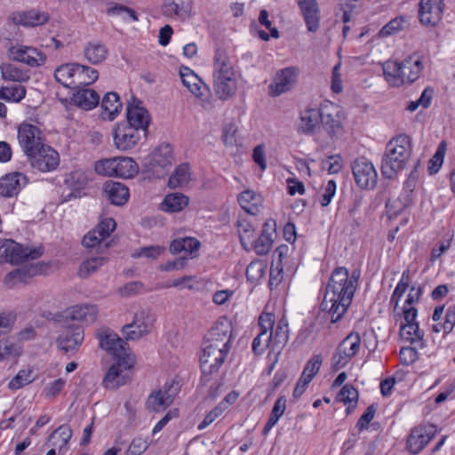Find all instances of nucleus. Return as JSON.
Segmentation results:
<instances>
[{
  "instance_id": "7",
  "label": "nucleus",
  "mask_w": 455,
  "mask_h": 455,
  "mask_svg": "<svg viewBox=\"0 0 455 455\" xmlns=\"http://www.w3.org/2000/svg\"><path fill=\"white\" fill-rule=\"evenodd\" d=\"M155 322L152 312L141 309L134 314L132 323L123 326L122 333L126 340H138L151 331Z\"/></svg>"
},
{
  "instance_id": "22",
  "label": "nucleus",
  "mask_w": 455,
  "mask_h": 455,
  "mask_svg": "<svg viewBox=\"0 0 455 455\" xmlns=\"http://www.w3.org/2000/svg\"><path fill=\"white\" fill-rule=\"evenodd\" d=\"M99 309L96 305L84 304L76 305L64 312L67 320L80 321L86 323H92L96 321Z\"/></svg>"
},
{
  "instance_id": "41",
  "label": "nucleus",
  "mask_w": 455,
  "mask_h": 455,
  "mask_svg": "<svg viewBox=\"0 0 455 455\" xmlns=\"http://www.w3.org/2000/svg\"><path fill=\"white\" fill-rule=\"evenodd\" d=\"M0 69L2 77L5 81L22 83L29 79L27 71L12 63H4Z\"/></svg>"
},
{
  "instance_id": "27",
  "label": "nucleus",
  "mask_w": 455,
  "mask_h": 455,
  "mask_svg": "<svg viewBox=\"0 0 455 455\" xmlns=\"http://www.w3.org/2000/svg\"><path fill=\"white\" fill-rule=\"evenodd\" d=\"M49 16L46 12L36 10L28 12H17L12 14V20L17 25L25 27H36L46 23Z\"/></svg>"
},
{
  "instance_id": "31",
  "label": "nucleus",
  "mask_w": 455,
  "mask_h": 455,
  "mask_svg": "<svg viewBox=\"0 0 455 455\" xmlns=\"http://www.w3.org/2000/svg\"><path fill=\"white\" fill-rule=\"evenodd\" d=\"M268 334H271V350L276 354H280L289 339L287 320L284 317L279 320L275 330L270 331Z\"/></svg>"
},
{
  "instance_id": "63",
  "label": "nucleus",
  "mask_w": 455,
  "mask_h": 455,
  "mask_svg": "<svg viewBox=\"0 0 455 455\" xmlns=\"http://www.w3.org/2000/svg\"><path fill=\"white\" fill-rule=\"evenodd\" d=\"M283 278V264L279 261L272 263L269 274V286L271 289L277 287Z\"/></svg>"
},
{
  "instance_id": "38",
  "label": "nucleus",
  "mask_w": 455,
  "mask_h": 455,
  "mask_svg": "<svg viewBox=\"0 0 455 455\" xmlns=\"http://www.w3.org/2000/svg\"><path fill=\"white\" fill-rule=\"evenodd\" d=\"M192 0H165L163 13L165 16L187 17L191 7Z\"/></svg>"
},
{
  "instance_id": "23",
  "label": "nucleus",
  "mask_w": 455,
  "mask_h": 455,
  "mask_svg": "<svg viewBox=\"0 0 455 455\" xmlns=\"http://www.w3.org/2000/svg\"><path fill=\"white\" fill-rule=\"evenodd\" d=\"M27 177L20 172H12L0 179V196L12 197L20 191L27 183Z\"/></svg>"
},
{
  "instance_id": "16",
  "label": "nucleus",
  "mask_w": 455,
  "mask_h": 455,
  "mask_svg": "<svg viewBox=\"0 0 455 455\" xmlns=\"http://www.w3.org/2000/svg\"><path fill=\"white\" fill-rule=\"evenodd\" d=\"M443 0H420L419 4V21L423 25L435 26L443 18Z\"/></svg>"
},
{
  "instance_id": "29",
  "label": "nucleus",
  "mask_w": 455,
  "mask_h": 455,
  "mask_svg": "<svg viewBox=\"0 0 455 455\" xmlns=\"http://www.w3.org/2000/svg\"><path fill=\"white\" fill-rule=\"evenodd\" d=\"M80 64L68 63L55 69L54 77L64 87L75 86V77H79Z\"/></svg>"
},
{
  "instance_id": "64",
  "label": "nucleus",
  "mask_w": 455,
  "mask_h": 455,
  "mask_svg": "<svg viewBox=\"0 0 455 455\" xmlns=\"http://www.w3.org/2000/svg\"><path fill=\"white\" fill-rule=\"evenodd\" d=\"M237 127L234 124H228L222 131V140L225 146H234L236 142Z\"/></svg>"
},
{
  "instance_id": "54",
  "label": "nucleus",
  "mask_w": 455,
  "mask_h": 455,
  "mask_svg": "<svg viewBox=\"0 0 455 455\" xmlns=\"http://www.w3.org/2000/svg\"><path fill=\"white\" fill-rule=\"evenodd\" d=\"M116 157L102 159L96 162L94 169L95 172L103 176H116Z\"/></svg>"
},
{
  "instance_id": "6",
  "label": "nucleus",
  "mask_w": 455,
  "mask_h": 455,
  "mask_svg": "<svg viewBox=\"0 0 455 455\" xmlns=\"http://www.w3.org/2000/svg\"><path fill=\"white\" fill-rule=\"evenodd\" d=\"M98 339L100 347L112 355L116 361L122 362L126 368L132 366L134 360L128 352L127 343L116 333L109 330L103 331L98 334Z\"/></svg>"
},
{
  "instance_id": "46",
  "label": "nucleus",
  "mask_w": 455,
  "mask_h": 455,
  "mask_svg": "<svg viewBox=\"0 0 455 455\" xmlns=\"http://www.w3.org/2000/svg\"><path fill=\"white\" fill-rule=\"evenodd\" d=\"M25 96L26 89L20 84L3 86L0 89V99L7 101L20 102Z\"/></svg>"
},
{
  "instance_id": "9",
  "label": "nucleus",
  "mask_w": 455,
  "mask_h": 455,
  "mask_svg": "<svg viewBox=\"0 0 455 455\" xmlns=\"http://www.w3.org/2000/svg\"><path fill=\"white\" fill-rule=\"evenodd\" d=\"M361 338L358 333L348 334L339 345L332 355V368L337 371L343 368L359 352Z\"/></svg>"
},
{
  "instance_id": "36",
  "label": "nucleus",
  "mask_w": 455,
  "mask_h": 455,
  "mask_svg": "<svg viewBox=\"0 0 455 455\" xmlns=\"http://www.w3.org/2000/svg\"><path fill=\"white\" fill-rule=\"evenodd\" d=\"M238 202L241 207L250 214L256 215L259 212L262 204V196L253 190L247 189L242 192L238 196Z\"/></svg>"
},
{
  "instance_id": "21",
  "label": "nucleus",
  "mask_w": 455,
  "mask_h": 455,
  "mask_svg": "<svg viewBox=\"0 0 455 455\" xmlns=\"http://www.w3.org/2000/svg\"><path fill=\"white\" fill-rule=\"evenodd\" d=\"M182 84L196 98L204 102H209L207 93L209 89L206 84L189 68H183L180 70Z\"/></svg>"
},
{
  "instance_id": "5",
  "label": "nucleus",
  "mask_w": 455,
  "mask_h": 455,
  "mask_svg": "<svg viewBox=\"0 0 455 455\" xmlns=\"http://www.w3.org/2000/svg\"><path fill=\"white\" fill-rule=\"evenodd\" d=\"M43 254L42 248L23 246L12 239L0 240V264H20L28 259H36Z\"/></svg>"
},
{
  "instance_id": "32",
  "label": "nucleus",
  "mask_w": 455,
  "mask_h": 455,
  "mask_svg": "<svg viewBox=\"0 0 455 455\" xmlns=\"http://www.w3.org/2000/svg\"><path fill=\"white\" fill-rule=\"evenodd\" d=\"M41 267L38 265L25 266L17 268L5 275L4 282L10 286L15 285L17 283H25L31 277L38 275Z\"/></svg>"
},
{
  "instance_id": "37",
  "label": "nucleus",
  "mask_w": 455,
  "mask_h": 455,
  "mask_svg": "<svg viewBox=\"0 0 455 455\" xmlns=\"http://www.w3.org/2000/svg\"><path fill=\"white\" fill-rule=\"evenodd\" d=\"M108 54L107 46L100 42H89L84 49L85 59L92 64L97 65L103 62Z\"/></svg>"
},
{
  "instance_id": "53",
  "label": "nucleus",
  "mask_w": 455,
  "mask_h": 455,
  "mask_svg": "<svg viewBox=\"0 0 455 455\" xmlns=\"http://www.w3.org/2000/svg\"><path fill=\"white\" fill-rule=\"evenodd\" d=\"M108 15L122 16L124 21H137L139 20L136 12L123 4H115L108 8Z\"/></svg>"
},
{
  "instance_id": "28",
  "label": "nucleus",
  "mask_w": 455,
  "mask_h": 455,
  "mask_svg": "<svg viewBox=\"0 0 455 455\" xmlns=\"http://www.w3.org/2000/svg\"><path fill=\"white\" fill-rule=\"evenodd\" d=\"M72 102L82 109L91 110L98 106L100 95L92 89L80 88L73 94Z\"/></svg>"
},
{
  "instance_id": "24",
  "label": "nucleus",
  "mask_w": 455,
  "mask_h": 455,
  "mask_svg": "<svg viewBox=\"0 0 455 455\" xmlns=\"http://www.w3.org/2000/svg\"><path fill=\"white\" fill-rule=\"evenodd\" d=\"M213 86L219 99L221 100H230L237 91L235 74L214 77Z\"/></svg>"
},
{
  "instance_id": "57",
  "label": "nucleus",
  "mask_w": 455,
  "mask_h": 455,
  "mask_svg": "<svg viewBox=\"0 0 455 455\" xmlns=\"http://www.w3.org/2000/svg\"><path fill=\"white\" fill-rule=\"evenodd\" d=\"M407 25V20L403 17H396L386 24L379 31L380 36H388L401 30H403Z\"/></svg>"
},
{
  "instance_id": "25",
  "label": "nucleus",
  "mask_w": 455,
  "mask_h": 455,
  "mask_svg": "<svg viewBox=\"0 0 455 455\" xmlns=\"http://www.w3.org/2000/svg\"><path fill=\"white\" fill-rule=\"evenodd\" d=\"M103 191L110 203L117 206L125 204L130 197L129 188L117 181L105 182Z\"/></svg>"
},
{
  "instance_id": "13",
  "label": "nucleus",
  "mask_w": 455,
  "mask_h": 455,
  "mask_svg": "<svg viewBox=\"0 0 455 455\" xmlns=\"http://www.w3.org/2000/svg\"><path fill=\"white\" fill-rule=\"evenodd\" d=\"M27 157L34 169L43 172L55 170L60 164L59 153L47 145Z\"/></svg>"
},
{
  "instance_id": "18",
  "label": "nucleus",
  "mask_w": 455,
  "mask_h": 455,
  "mask_svg": "<svg viewBox=\"0 0 455 455\" xmlns=\"http://www.w3.org/2000/svg\"><path fill=\"white\" fill-rule=\"evenodd\" d=\"M127 124L137 130L146 131L150 123L149 114L142 106V102L137 99H132L128 102L126 108Z\"/></svg>"
},
{
  "instance_id": "47",
  "label": "nucleus",
  "mask_w": 455,
  "mask_h": 455,
  "mask_svg": "<svg viewBox=\"0 0 455 455\" xmlns=\"http://www.w3.org/2000/svg\"><path fill=\"white\" fill-rule=\"evenodd\" d=\"M400 336L411 344L421 342L424 333L419 329V323H405L401 326Z\"/></svg>"
},
{
  "instance_id": "19",
  "label": "nucleus",
  "mask_w": 455,
  "mask_h": 455,
  "mask_svg": "<svg viewBox=\"0 0 455 455\" xmlns=\"http://www.w3.org/2000/svg\"><path fill=\"white\" fill-rule=\"evenodd\" d=\"M173 161L172 148L169 144H162L152 154L150 163L152 171L158 176H164Z\"/></svg>"
},
{
  "instance_id": "61",
  "label": "nucleus",
  "mask_w": 455,
  "mask_h": 455,
  "mask_svg": "<svg viewBox=\"0 0 455 455\" xmlns=\"http://www.w3.org/2000/svg\"><path fill=\"white\" fill-rule=\"evenodd\" d=\"M266 348H271V334L259 331L252 341V351L256 355H260Z\"/></svg>"
},
{
  "instance_id": "11",
  "label": "nucleus",
  "mask_w": 455,
  "mask_h": 455,
  "mask_svg": "<svg viewBox=\"0 0 455 455\" xmlns=\"http://www.w3.org/2000/svg\"><path fill=\"white\" fill-rule=\"evenodd\" d=\"M11 60L21 63H25L31 68H36L44 65L46 55L33 46L13 45L8 50Z\"/></svg>"
},
{
  "instance_id": "30",
  "label": "nucleus",
  "mask_w": 455,
  "mask_h": 455,
  "mask_svg": "<svg viewBox=\"0 0 455 455\" xmlns=\"http://www.w3.org/2000/svg\"><path fill=\"white\" fill-rule=\"evenodd\" d=\"M127 369L122 362L118 361L116 364L111 365L103 379L104 387L108 389H116L124 385L126 377L123 373Z\"/></svg>"
},
{
  "instance_id": "43",
  "label": "nucleus",
  "mask_w": 455,
  "mask_h": 455,
  "mask_svg": "<svg viewBox=\"0 0 455 455\" xmlns=\"http://www.w3.org/2000/svg\"><path fill=\"white\" fill-rule=\"evenodd\" d=\"M173 402V396L167 390H159L148 397V407L156 411L166 409Z\"/></svg>"
},
{
  "instance_id": "59",
  "label": "nucleus",
  "mask_w": 455,
  "mask_h": 455,
  "mask_svg": "<svg viewBox=\"0 0 455 455\" xmlns=\"http://www.w3.org/2000/svg\"><path fill=\"white\" fill-rule=\"evenodd\" d=\"M272 238L269 234L261 232L253 243V248L258 255H266L272 248Z\"/></svg>"
},
{
  "instance_id": "60",
  "label": "nucleus",
  "mask_w": 455,
  "mask_h": 455,
  "mask_svg": "<svg viewBox=\"0 0 455 455\" xmlns=\"http://www.w3.org/2000/svg\"><path fill=\"white\" fill-rule=\"evenodd\" d=\"M323 363V358L320 355H313L306 363L304 370L301 373L302 376L311 380L318 373Z\"/></svg>"
},
{
  "instance_id": "52",
  "label": "nucleus",
  "mask_w": 455,
  "mask_h": 455,
  "mask_svg": "<svg viewBox=\"0 0 455 455\" xmlns=\"http://www.w3.org/2000/svg\"><path fill=\"white\" fill-rule=\"evenodd\" d=\"M446 149H447L446 142L444 140L441 141L437 147V149H436L435 155L429 160V163H428V171H429L430 174H435V173L438 172V171L440 170V168L443 163Z\"/></svg>"
},
{
  "instance_id": "2",
  "label": "nucleus",
  "mask_w": 455,
  "mask_h": 455,
  "mask_svg": "<svg viewBox=\"0 0 455 455\" xmlns=\"http://www.w3.org/2000/svg\"><path fill=\"white\" fill-rule=\"evenodd\" d=\"M232 323L228 319L218 320L204 338L200 356L204 374H212L224 363L231 348Z\"/></svg>"
},
{
  "instance_id": "3",
  "label": "nucleus",
  "mask_w": 455,
  "mask_h": 455,
  "mask_svg": "<svg viewBox=\"0 0 455 455\" xmlns=\"http://www.w3.org/2000/svg\"><path fill=\"white\" fill-rule=\"evenodd\" d=\"M411 152V142L408 135L400 134L391 139L386 146L381 160L382 175L387 179L394 178L405 167Z\"/></svg>"
},
{
  "instance_id": "58",
  "label": "nucleus",
  "mask_w": 455,
  "mask_h": 455,
  "mask_svg": "<svg viewBox=\"0 0 455 455\" xmlns=\"http://www.w3.org/2000/svg\"><path fill=\"white\" fill-rule=\"evenodd\" d=\"M148 438L142 436L134 437L125 451V455H141L148 448Z\"/></svg>"
},
{
  "instance_id": "4",
  "label": "nucleus",
  "mask_w": 455,
  "mask_h": 455,
  "mask_svg": "<svg viewBox=\"0 0 455 455\" xmlns=\"http://www.w3.org/2000/svg\"><path fill=\"white\" fill-rule=\"evenodd\" d=\"M422 56L413 53L403 61L388 60L383 64V75L391 86H401L403 84H411L420 76L423 69Z\"/></svg>"
},
{
  "instance_id": "56",
  "label": "nucleus",
  "mask_w": 455,
  "mask_h": 455,
  "mask_svg": "<svg viewBox=\"0 0 455 455\" xmlns=\"http://www.w3.org/2000/svg\"><path fill=\"white\" fill-rule=\"evenodd\" d=\"M266 267L261 260L251 261L246 268V278L251 283H256L262 278Z\"/></svg>"
},
{
  "instance_id": "1",
  "label": "nucleus",
  "mask_w": 455,
  "mask_h": 455,
  "mask_svg": "<svg viewBox=\"0 0 455 455\" xmlns=\"http://www.w3.org/2000/svg\"><path fill=\"white\" fill-rule=\"evenodd\" d=\"M359 277L360 271L354 270L350 275L348 269L344 267H338L332 271L320 305L321 310L328 314L331 323H337L347 311Z\"/></svg>"
},
{
  "instance_id": "15",
  "label": "nucleus",
  "mask_w": 455,
  "mask_h": 455,
  "mask_svg": "<svg viewBox=\"0 0 455 455\" xmlns=\"http://www.w3.org/2000/svg\"><path fill=\"white\" fill-rule=\"evenodd\" d=\"M299 70L296 67H288L279 70L269 85V93L276 97L290 91L297 83Z\"/></svg>"
},
{
  "instance_id": "10",
  "label": "nucleus",
  "mask_w": 455,
  "mask_h": 455,
  "mask_svg": "<svg viewBox=\"0 0 455 455\" xmlns=\"http://www.w3.org/2000/svg\"><path fill=\"white\" fill-rule=\"evenodd\" d=\"M355 183L363 189L373 188L377 185L378 174L373 164L366 157H357L351 165Z\"/></svg>"
},
{
  "instance_id": "20",
  "label": "nucleus",
  "mask_w": 455,
  "mask_h": 455,
  "mask_svg": "<svg viewBox=\"0 0 455 455\" xmlns=\"http://www.w3.org/2000/svg\"><path fill=\"white\" fill-rule=\"evenodd\" d=\"M140 131L131 125L119 124L114 132L116 147L123 151L132 148L140 140Z\"/></svg>"
},
{
  "instance_id": "50",
  "label": "nucleus",
  "mask_w": 455,
  "mask_h": 455,
  "mask_svg": "<svg viewBox=\"0 0 455 455\" xmlns=\"http://www.w3.org/2000/svg\"><path fill=\"white\" fill-rule=\"evenodd\" d=\"M165 251H166V248L162 245L145 246V247H141V248L135 250L132 252V257L134 259L147 258V259H156Z\"/></svg>"
},
{
  "instance_id": "40",
  "label": "nucleus",
  "mask_w": 455,
  "mask_h": 455,
  "mask_svg": "<svg viewBox=\"0 0 455 455\" xmlns=\"http://www.w3.org/2000/svg\"><path fill=\"white\" fill-rule=\"evenodd\" d=\"M116 165L117 167H116V177L131 179L133 178L139 172V166L137 163L131 157H116Z\"/></svg>"
},
{
  "instance_id": "49",
  "label": "nucleus",
  "mask_w": 455,
  "mask_h": 455,
  "mask_svg": "<svg viewBox=\"0 0 455 455\" xmlns=\"http://www.w3.org/2000/svg\"><path fill=\"white\" fill-rule=\"evenodd\" d=\"M105 263L106 259L104 257H95L86 259L80 265L78 275L82 278H87L95 273Z\"/></svg>"
},
{
  "instance_id": "8",
  "label": "nucleus",
  "mask_w": 455,
  "mask_h": 455,
  "mask_svg": "<svg viewBox=\"0 0 455 455\" xmlns=\"http://www.w3.org/2000/svg\"><path fill=\"white\" fill-rule=\"evenodd\" d=\"M18 141L26 156L45 146L42 131L35 124L22 123L18 127Z\"/></svg>"
},
{
  "instance_id": "55",
  "label": "nucleus",
  "mask_w": 455,
  "mask_h": 455,
  "mask_svg": "<svg viewBox=\"0 0 455 455\" xmlns=\"http://www.w3.org/2000/svg\"><path fill=\"white\" fill-rule=\"evenodd\" d=\"M337 398L339 401L346 404H352V407L355 408L358 401V392L352 385L347 384L342 387Z\"/></svg>"
},
{
  "instance_id": "12",
  "label": "nucleus",
  "mask_w": 455,
  "mask_h": 455,
  "mask_svg": "<svg viewBox=\"0 0 455 455\" xmlns=\"http://www.w3.org/2000/svg\"><path fill=\"white\" fill-rule=\"evenodd\" d=\"M84 331L82 326L72 324L65 328L56 339L58 347L67 354L76 353L84 342Z\"/></svg>"
},
{
  "instance_id": "44",
  "label": "nucleus",
  "mask_w": 455,
  "mask_h": 455,
  "mask_svg": "<svg viewBox=\"0 0 455 455\" xmlns=\"http://www.w3.org/2000/svg\"><path fill=\"white\" fill-rule=\"evenodd\" d=\"M286 408V399L284 396H280L275 402L274 407L272 409L270 417L266 423L262 434L267 435L268 432L275 426L278 422L279 419L283 414Z\"/></svg>"
},
{
  "instance_id": "14",
  "label": "nucleus",
  "mask_w": 455,
  "mask_h": 455,
  "mask_svg": "<svg viewBox=\"0 0 455 455\" xmlns=\"http://www.w3.org/2000/svg\"><path fill=\"white\" fill-rule=\"evenodd\" d=\"M343 114L337 105L328 102L321 106V123L331 136H336L343 130Z\"/></svg>"
},
{
  "instance_id": "17",
  "label": "nucleus",
  "mask_w": 455,
  "mask_h": 455,
  "mask_svg": "<svg viewBox=\"0 0 455 455\" xmlns=\"http://www.w3.org/2000/svg\"><path fill=\"white\" fill-rule=\"evenodd\" d=\"M436 434L433 425H421L414 427L407 440V448L410 452L418 454L432 440Z\"/></svg>"
},
{
  "instance_id": "35",
  "label": "nucleus",
  "mask_w": 455,
  "mask_h": 455,
  "mask_svg": "<svg viewBox=\"0 0 455 455\" xmlns=\"http://www.w3.org/2000/svg\"><path fill=\"white\" fill-rule=\"evenodd\" d=\"M232 74L235 72L227 52L222 49L216 50L213 58V78Z\"/></svg>"
},
{
  "instance_id": "34",
  "label": "nucleus",
  "mask_w": 455,
  "mask_h": 455,
  "mask_svg": "<svg viewBox=\"0 0 455 455\" xmlns=\"http://www.w3.org/2000/svg\"><path fill=\"white\" fill-rule=\"evenodd\" d=\"M71 437V427L68 425H61L51 434L48 444L52 447L57 448L60 453H65L68 450V443Z\"/></svg>"
},
{
  "instance_id": "48",
  "label": "nucleus",
  "mask_w": 455,
  "mask_h": 455,
  "mask_svg": "<svg viewBox=\"0 0 455 455\" xmlns=\"http://www.w3.org/2000/svg\"><path fill=\"white\" fill-rule=\"evenodd\" d=\"M307 28L310 32H315L320 26V10L318 4L312 7H304L301 10Z\"/></svg>"
},
{
  "instance_id": "51",
  "label": "nucleus",
  "mask_w": 455,
  "mask_h": 455,
  "mask_svg": "<svg viewBox=\"0 0 455 455\" xmlns=\"http://www.w3.org/2000/svg\"><path fill=\"white\" fill-rule=\"evenodd\" d=\"M416 172H412L403 183V192L400 196L403 197V206H411L413 204L412 193L417 184Z\"/></svg>"
},
{
  "instance_id": "26",
  "label": "nucleus",
  "mask_w": 455,
  "mask_h": 455,
  "mask_svg": "<svg viewBox=\"0 0 455 455\" xmlns=\"http://www.w3.org/2000/svg\"><path fill=\"white\" fill-rule=\"evenodd\" d=\"M321 120V108L308 107L301 111L298 131L304 134H312L315 132Z\"/></svg>"
},
{
  "instance_id": "33",
  "label": "nucleus",
  "mask_w": 455,
  "mask_h": 455,
  "mask_svg": "<svg viewBox=\"0 0 455 455\" xmlns=\"http://www.w3.org/2000/svg\"><path fill=\"white\" fill-rule=\"evenodd\" d=\"M102 118L114 120L122 109V103L117 93L110 92L104 95L101 101Z\"/></svg>"
},
{
  "instance_id": "42",
  "label": "nucleus",
  "mask_w": 455,
  "mask_h": 455,
  "mask_svg": "<svg viewBox=\"0 0 455 455\" xmlns=\"http://www.w3.org/2000/svg\"><path fill=\"white\" fill-rule=\"evenodd\" d=\"M191 180L190 167L188 164H181L176 167L174 172L169 178L170 188H180L188 184Z\"/></svg>"
},
{
  "instance_id": "45",
  "label": "nucleus",
  "mask_w": 455,
  "mask_h": 455,
  "mask_svg": "<svg viewBox=\"0 0 455 455\" xmlns=\"http://www.w3.org/2000/svg\"><path fill=\"white\" fill-rule=\"evenodd\" d=\"M36 379V375L31 368L22 369L19 371L8 383V388L11 390H18L25 386L32 383Z\"/></svg>"
},
{
  "instance_id": "62",
  "label": "nucleus",
  "mask_w": 455,
  "mask_h": 455,
  "mask_svg": "<svg viewBox=\"0 0 455 455\" xmlns=\"http://www.w3.org/2000/svg\"><path fill=\"white\" fill-rule=\"evenodd\" d=\"M116 223L112 218H102L99 224L96 226L95 232L102 236L103 240H106L111 233L116 229Z\"/></svg>"
},
{
  "instance_id": "39",
  "label": "nucleus",
  "mask_w": 455,
  "mask_h": 455,
  "mask_svg": "<svg viewBox=\"0 0 455 455\" xmlns=\"http://www.w3.org/2000/svg\"><path fill=\"white\" fill-rule=\"evenodd\" d=\"M188 204V197L181 193L167 195L161 204V209L167 212H177Z\"/></svg>"
}]
</instances>
